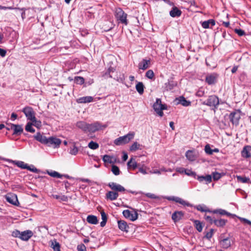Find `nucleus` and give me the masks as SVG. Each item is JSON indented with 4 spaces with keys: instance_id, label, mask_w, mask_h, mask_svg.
Returning a JSON list of instances; mask_svg holds the SVG:
<instances>
[{
    "instance_id": "obj_1",
    "label": "nucleus",
    "mask_w": 251,
    "mask_h": 251,
    "mask_svg": "<svg viewBox=\"0 0 251 251\" xmlns=\"http://www.w3.org/2000/svg\"><path fill=\"white\" fill-rule=\"evenodd\" d=\"M35 140L41 143L47 145L49 147L56 148L59 147L61 143L60 139L54 137H50L47 138L43 134H41L40 132H38L34 136Z\"/></svg>"
},
{
    "instance_id": "obj_2",
    "label": "nucleus",
    "mask_w": 251,
    "mask_h": 251,
    "mask_svg": "<svg viewBox=\"0 0 251 251\" xmlns=\"http://www.w3.org/2000/svg\"><path fill=\"white\" fill-rule=\"evenodd\" d=\"M114 16L118 24H122L125 25H128L127 14L121 8L118 7L115 9Z\"/></svg>"
},
{
    "instance_id": "obj_3",
    "label": "nucleus",
    "mask_w": 251,
    "mask_h": 251,
    "mask_svg": "<svg viewBox=\"0 0 251 251\" xmlns=\"http://www.w3.org/2000/svg\"><path fill=\"white\" fill-rule=\"evenodd\" d=\"M201 103L203 105L210 107L211 109L215 111V109L218 108L219 105V99L216 95H210L206 100L202 101Z\"/></svg>"
},
{
    "instance_id": "obj_4",
    "label": "nucleus",
    "mask_w": 251,
    "mask_h": 251,
    "mask_svg": "<svg viewBox=\"0 0 251 251\" xmlns=\"http://www.w3.org/2000/svg\"><path fill=\"white\" fill-rule=\"evenodd\" d=\"M135 136L134 132H129L127 134L120 136L114 141V143L116 146H122L128 143L132 140Z\"/></svg>"
},
{
    "instance_id": "obj_5",
    "label": "nucleus",
    "mask_w": 251,
    "mask_h": 251,
    "mask_svg": "<svg viewBox=\"0 0 251 251\" xmlns=\"http://www.w3.org/2000/svg\"><path fill=\"white\" fill-rule=\"evenodd\" d=\"M153 108L156 113L161 117H163L164 113L163 112V110L167 109V106L165 104H162L161 100L159 98H157L156 100V101L153 105Z\"/></svg>"
},
{
    "instance_id": "obj_6",
    "label": "nucleus",
    "mask_w": 251,
    "mask_h": 251,
    "mask_svg": "<svg viewBox=\"0 0 251 251\" xmlns=\"http://www.w3.org/2000/svg\"><path fill=\"white\" fill-rule=\"evenodd\" d=\"M76 126L85 132L93 133L94 132V125L93 124H87L83 121H79L76 123Z\"/></svg>"
},
{
    "instance_id": "obj_7",
    "label": "nucleus",
    "mask_w": 251,
    "mask_h": 251,
    "mask_svg": "<svg viewBox=\"0 0 251 251\" xmlns=\"http://www.w3.org/2000/svg\"><path fill=\"white\" fill-rule=\"evenodd\" d=\"M22 111L25 114L28 120H35V112L31 107L25 106L22 109Z\"/></svg>"
},
{
    "instance_id": "obj_8",
    "label": "nucleus",
    "mask_w": 251,
    "mask_h": 251,
    "mask_svg": "<svg viewBox=\"0 0 251 251\" xmlns=\"http://www.w3.org/2000/svg\"><path fill=\"white\" fill-rule=\"evenodd\" d=\"M123 214L126 218L129 219L131 221L137 220L138 216L137 211H131L128 209L124 210Z\"/></svg>"
},
{
    "instance_id": "obj_9",
    "label": "nucleus",
    "mask_w": 251,
    "mask_h": 251,
    "mask_svg": "<svg viewBox=\"0 0 251 251\" xmlns=\"http://www.w3.org/2000/svg\"><path fill=\"white\" fill-rule=\"evenodd\" d=\"M170 5H173L172 10L170 11V15L173 18L179 17L181 16L182 12L177 7L174 5V3L169 0H165Z\"/></svg>"
},
{
    "instance_id": "obj_10",
    "label": "nucleus",
    "mask_w": 251,
    "mask_h": 251,
    "mask_svg": "<svg viewBox=\"0 0 251 251\" xmlns=\"http://www.w3.org/2000/svg\"><path fill=\"white\" fill-rule=\"evenodd\" d=\"M218 76L219 75L215 73L209 74L205 77V82L208 85L214 84L217 82Z\"/></svg>"
},
{
    "instance_id": "obj_11",
    "label": "nucleus",
    "mask_w": 251,
    "mask_h": 251,
    "mask_svg": "<svg viewBox=\"0 0 251 251\" xmlns=\"http://www.w3.org/2000/svg\"><path fill=\"white\" fill-rule=\"evenodd\" d=\"M240 118V115L237 112H232L229 115L230 121L235 126H238Z\"/></svg>"
},
{
    "instance_id": "obj_12",
    "label": "nucleus",
    "mask_w": 251,
    "mask_h": 251,
    "mask_svg": "<svg viewBox=\"0 0 251 251\" xmlns=\"http://www.w3.org/2000/svg\"><path fill=\"white\" fill-rule=\"evenodd\" d=\"M177 82L174 81L173 78H171L168 80V82L164 84L163 86L164 91H169L173 90L177 86Z\"/></svg>"
},
{
    "instance_id": "obj_13",
    "label": "nucleus",
    "mask_w": 251,
    "mask_h": 251,
    "mask_svg": "<svg viewBox=\"0 0 251 251\" xmlns=\"http://www.w3.org/2000/svg\"><path fill=\"white\" fill-rule=\"evenodd\" d=\"M108 186L115 192H122L126 191L125 188L121 185L115 182H111L108 184Z\"/></svg>"
},
{
    "instance_id": "obj_14",
    "label": "nucleus",
    "mask_w": 251,
    "mask_h": 251,
    "mask_svg": "<svg viewBox=\"0 0 251 251\" xmlns=\"http://www.w3.org/2000/svg\"><path fill=\"white\" fill-rule=\"evenodd\" d=\"M165 198L169 201H175L176 202L179 203L183 205L189 206L190 205L188 202H186L181 198L177 197H166Z\"/></svg>"
},
{
    "instance_id": "obj_15",
    "label": "nucleus",
    "mask_w": 251,
    "mask_h": 251,
    "mask_svg": "<svg viewBox=\"0 0 251 251\" xmlns=\"http://www.w3.org/2000/svg\"><path fill=\"white\" fill-rule=\"evenodd\" d=\"M6 199L8 202L14 205H18L19 204L17 195L15 194H8L6 196Z\"/></svg>"
},
{
    "instance_id": "obj_16",
    "label": "nucleus",
    "mask_w": 251,
    "mask_h": 251,
    "mask_svg": "<svg viewBox=\"0 0 251 251\" xmlns=\"http://www.w3.org/2000/svg\"><path fill=\"white\" fill-rule=\"evenodd\" d=\"M114 25H115L111 21H106L101 25V28L103 31L107 32L113 28Z\"/></svg>"
},
{
    "instance_id": "obj_17",
    "label": "nucleus",
    "mask_w": 251,
    "mask_h": 251,
    "mask_svg": "<svg viewBox=\"0 0 251 251\" xmlns=\"http://www.w3.org/2000/svg\"><path fill=\"white\" fill-rule=\"evenodd\" d=\"M241 155L244 158H249L251 157V146H245L241 151Z\"/></svg>"
},
{
    "instance_id": "obj_18",
    "label": "nucleus",
    "mask_w": 251,
    "mask_h": 251,
    "mask_svg": "<svg viewBox=\"0 0 251 251\" xmlns=\"http://www.w3.org/2000/svg\"><path fill=\"white\" fill-rule=\"evenodd\" d=\"M201 25L203 28H211L212 26L215 25V21L213 19H209L201 22Z\"/></svg>"
},
{
    "instance_id": "obj_19",
    "label": "nucleus",
    "mask_w": 251,
    "mask_h": 251,
    "mask_svg": "<svg viewBox=\"0 0 251 251\" xmlns=\"http://www.w3.org/2000/svg\"><path fill=\"white\" fill-rule=\"evenodd\" d=\"M104 162L112 164L114 165L117 162V158L114 156H110L109 155H104L102 157Z\"/></svg>"
},
{
    "instance_id": "obj_20",
    "label": "nucleus",
    "mask_w": 251,
    "mask_h": 251,
    "mask_svg": "<svg viewBox=\"0 0 251 251\" xmlns=\"http://www.w3.org/2000/svg\"><path fill=\"white\" fill-rule=\"evenodd\" d=\"M119 197V194L117 192L110 191L106 193L105 198L107 200L114 201Z\"/></svg>"
},
{
    "instance_id": "obj_21",
    "label": "nucleus",
    "mask_w": 251,
    "mask_h": 251,
    "mask_svg": "<svg viewBox=\"0 0 251 251\" xmlns=\"http://www.w3.org/2000/svg\"><path fill=\"white\" fill-rule=\"evenodd\" d=\"M33 235V232L30 230L21 232V239L24 241L28 240Z\"/></svg>"
},
{
    "instance_id": "obj_22",
    "label": "nucleus",
    "mask_w": 251,
    "mask_h": 251,
    "mask_svg": "<svg viewBox=\"0 0 251 251\" xmlns=\"http://www.w3.org/2000/svg\"><path fill=\"white\" fill-rule=\"evenodd\" d=\"M184 216L182 211H176L172 215V219L175 222H177L181 220Z\"/></svg>"
},
{
    "instance_id": "obj_23",
    "label": "nucleus",
    "mask_w": 251,
    "mask_h": 251,
    "mask_svg": "<svg viewBox=\"0 0 251 251\" xmlns=\"http://www.w3.org/2000/svg\"><path fill=\"white\" fill-rule=\"evenodd\" d=\"M197 179L200 182H201L205 181L206 184H209L212 181V176L210 175H207L204 176H197Z\"/></svg>"
},
{
    "instance_id": "obj_24",
    "label": "nucleus",
    "mask_w": 251,
    "mask_h": 251,
    "mask_svg": "<svg viewBox=\"0 0 251 251\" xmlns=\"http://www.w3.org/2000/svg\"><path fill=\"white\" fill-rule=\"evenodd\" d=\"M221 247L224 249H227L231 246V241L229 238H226L220 241Z\"/></svg>"
},
{
    "instance_id": "obj_25",
    "label": "nucleus",
    "mask_w": 251,
    "mask_h": 251,
    "mask_svg": "<svg viewBox=\"0 0 251 251\" xmlns=\"http://www.w3.org/2000/svg\"><path fill=\"white\" fill-rule=\"evenodd\" d=\"M118 227L122 231L127 232L128 231L129 226L127 223L124 220H119L118 221Z\"/></svg>"
},
{
    "instance_id": "obj_26",
    "label": "nucleus",
    "mask_w": 251,
    "mask_h": 251,
    "mask_svg": "<svg viewBox=\"0 0 251 251\" xmlns=\"http://www.w3.org/2000/svg\"><path fill=\"white\" fill-rule=\"evenodd\" d=\"M13 135H20L24 131L22 125H15L13 126Z\"/></svg>"
},
{
    "instance_id": "obj_27",
    "label": "nucleus",
    "mask_w": 251,
    "mask_h": 251,
    "mask_svg": "<svg viewBox=\"0 0 251 251\" xmlns=\"http://www.w3.org/2000/svg\"><path fill=\"white\" fill-rule=\"evenodd\" d=\"M93 97L91 96H86L78 98L76 101L79 103H85L93 101Z\"/></svg>"
},
{
    "instance_id": "obj_28",
    "label": "nucleus",
    "mask_w": 251,
    "mask_h": 251,
    "mask_svg": "<svg viewBox=\"0 0 251 251\" xmlns=\"http://www.w3.org/2000/svg\"><path fill=\"white\" fill-rule=\"evenodd\" d=\"M185 156L190 161H195L197 156L193 151L188 150L185 153Z\"/></svg>"
},
{
    "instance_id": "obj_29",
    "label": "nucleus",
    "mask_w": 251,
    "mask_h": 251,
    "mask_svg": "<svg viewBox=\"0 0 251 251\" xmlns=\"http://www.w3.org/2000/svg\"><path fill=\"white\" fill-rule=\"evenodd\" d=\"M213 213L214 214H219L221 215H226L227 216H235V215L231 214L228 212L226 210L223 209H217L213 211Z\"/></svg>"
},
{
    "instance_id": "obj_30",
    "label": "nucleus",
    "mask_w": 251,
    "mask_h": 251,
    "mask_svg": "<svg viewBox=\"0 0 251 251\" xmlns=\"http://www.w3.org/2000/svg\"><path fill=\"white\" fill-rule=\"evenodd\" d=\"M127 165L128 168L132 169L133 170H135L138 167L140 166V165H138L135 160L132 158H130L128 161Z\"/></svg>"
},
{
    "instance_id": "obj_31",
    "label": "nucleus",
    "mask_w": 251,
    "mask_h": 251,
    "mask_svg": "<svg viewBox=\"0 0 251 251\" xmlns=\"http://www.w3.org/2000/svg\"><path fill=\"white\" fill-rule=\"evenodd\" d=\"M50 242L51 243L50 247L52 248L54 251H61L60 245L56 239L51 240Z\"/></svg>"
},
{
    "instance_id": "obj_32",
    "label": "nucleus",
    "mask_w": 251,
    "mask_h": 251,
    "mask_svg": "<svg viewBox=\"0 0 251 251\" xmlns=\"http://www.w3.org/2000/svg\"><path fill=\"white\" fill-rule=\"evenodd\" d=\"M12 162L18 167L23 169H30V166L22 161H12Z\"/></svg>"
},
{
    "instance_id": "obj_33",
    "label": "nucleus",
    "mask_w": 251,
    "mask_h": 251,
    "mask_svg": "<svg viewBox=\"0 0 251 251\" xmlns=\"http://www.w3.org/2000/svg\"><path fill=\"white\" fill-rule=\"evenodd\" d=\"M227 222V220L220 219H214V224L217 227H223L224 226L226 223Z\"/></svg>"
},
{
    "instance_id": "obj_34",
    "label": "nucleus",
    "mask_w": 251,
    "mask_h": 251,
    "mask_svg": "<svg viewBox=\"0 0 251 251\" xmlns=\"http://www.w3.org/2000/svg\"><path fill=\"white\" fill-rule=\"evenodd\" d=\"M150 63V60L143 59L139 64V68L145 70L149 68V64Z\"/></svg>"
},
{
    "instance_id": "obj_35",
    "label": "nucleus",
    "mask_w": 251,
    "mask_h": 251,
    "mask_svg": "<svg viewBox=\"0 0 251 251\" xmlns=\"http://www.w3.org/2000/svg\"><path fill=\"white\" fill-rule=\"evenodd\" d=\"M178 103L181 104L183 106H188L190 105L191 102L190 101H188L186 100V99L183 97H180L178 99Z\"/></svg>"
},
{
    "instance_id": "obj_36",
    "label": "nucleus",
    "mask_w": 251,
    "mask_h": 251,
    "mask_svg": "<svg viewBox=\"0 0 251 251\" xmlns=\"http://www.w3.org/2000/svg\"><path fill=\"white\" fill-rule=\"evenodd\" d=\"M236 178L238 182H240L242 183H251V181L249 177H247L246 176H237Z\"/></svg>"
},
{
    "instance_id": "obj_37",
    "label": "nucleus",
    "mask_w": 251,
    "mask_h": 251,
    "mask_svg": "<svg viewBox=\"0 0 251 251\" xmlns=\"http://www.w3.org/2000/svg\"><path fill=\"white\" fill-rule=\"evenodd\" d=\"M135 88L139 94H143L144 93V86L142 82H138L136 85Z\"/></svg>"
},
{
    "instance_id": "obj_38",
    "label": "nucleus",
    "mask_w": 251,
    "mask_h": 251,
    "mask_svg": "<svg viewBox=\"0 0 251 251\" xmlns=\"http://www.w3.org/2000/svg\"><path fill=\"white\" fill-rule=\"evenodd\" d=\"M142 145L138 143L137 142H134L129 148L130 151H135L138 150H141Z\"/></svg>"
},
{
    "instance_id": "obj_39",
    "label": "nucleus",
    "mask_w": 251,
    "mask_h": 251,
    "mask_svg": "<svg viewBox=\"0 0 251 251\" xmlns=\"http://www.w3.org/2000/svg\"><path fill=\"white\" fill-rule=\"evenodd\" d=\"M100 214L102 219V221L100 223V226L101 227H103L105 226L107 220V215L103 211L100 212Z\"/></svg>"
},
{
    "instance_id": "obj_40",
    "label": "nucleus",
    "mask_w": 251,
    "mask_h": 251,
    "mask_svg": "<svg viewBox=\"0 0 251 251\" xmlns=\"http://www.w3.org/2000/svg\"><path fill=\"white\" fill-rule=\"evenodd\" d=\"M194 223L197 230L199 232H201L203 228L201 223L199 220H194Z\"/></svg>"
},
{
    "instance_id": "obj_41",
    "label": "nucleus",
    "mask_w": 251,
    "mask_h": 251,
    "mask_svg": "<svg viewBox=\"0 0 251 251\" xmlns=\"http://www.w3.org/2000/svg\"><path fill=\"white\" fill-rule=\"evenodd\" d=\"M47 174L50 175V176L53 177H56V178H61L63 176L60 174L59 173L54 171H47Z\"/></svg>"
},
{
    "instance_id": "obj_42",
    "label": "nucleus",
    "mask_w": 251,
    "mask_h": 251,
    "mask_svg": "<svg viewBox=\"0 0 251 251\" xmlns=\"http://www.w3.org/2000/svg\"><path fill=\"white\" fill-rule=\"evenodd\" d=\"M106 127V125H101L99 122H95V131L99 130H103Z\"/></svg>"
},
{
    "instance_id": "obj_43",
    "label": "nucleus",
    "mask_w": 251,
    "mask_h": 251,
    "mask_svg": "<svg viewBox=\"0 0 251 251\" xmlns=\"http://www.w3.org/2000/svg\"><path fill=\"white\" fill-rule=\"evenodd\" d=\"M52 197L53 198H55L57 200H59L60 201H68V197L65 195H52Z\"/></svg>"
},
{
    "instance_id": "obj_44",
    "label": "nucleus",
    "mask_w": 251,
    "mask_h": 251,
    "mask_svg": "<svg viewBox=\"0 0 251 251\" xmlns=\"http://www.w3.org/2000/svg\"><path fill=\"white\" fill-rule=\"evenodd\" d=\"M32 123H27L25 127V129L27 132H29L31 133L35 132V129L32 127Z\"/></svg>"
},
{
    "instance_id": "obj_45",
    "label": "nucleus",
    "mask_w": 251,
    "mask_h": 251,
    "mask_svg": "<svg viewBox=\"0 0 251 251\" xmlns=\"http://www.w3.org/2000/svg\"><path fill=\"white\" fill-rule=\"evenodd\" d=\"M111 171L115 176H118L120 174V171L119 167L114 164L112 165Z\"/></svg>"
},
{
    "instance_id": "obj_46",
    "label": "nucleus",
    "mask_w": 251,
    "mask_h": 251,
    "mask_svg": "<svg viewBox=\"0 0 251 251\" xmlns=\"http://www.w3.org/2000/svg\"><path fill=\"white\" fill-rule=\"evenodd\" d=\"M211 176L213 177L214 180H215V181L218 180L222 176V175L221 174L217 172H213L212 173Z\"/></svg>"
},
{
    "instance_id": "obj_47",
    "label": "nucleus",
    "mask_w": 251,
    "mask_h": 251,
    "mask_svg": "<svg viewBox=\"0 0 251 251\" xmlns=\"http://www.w3.org/2000/svg\"><path fill=\"white\" fill-rule=\"evenodd\" d=\"M75 81L76 84H82L84 82V79L81 76H75Z\"/></svg>"
},
{
    "instance_id": "obj_48",
    "label": "nucleus",
    "mask_w": 251,
    "mask_h": 251,
    "mask_svg": "<svg viewBox=\"0 0 251 251\" xmlns=\"http://www.w3.org/2000/svg\"><path fill=\"white\" fill-rule=\"evenodd\" d=\"M204 151L206 154L211 155L213 154L212 149H211L210 145L207 144L204 147Z\"/></svg>"
},
{
    "instance_id": "obj_49",
    "label": "nucleus",
    "mask_w": 251,
    "mask_h": 251,
    "mask_svg": "<svg viewBox=\"0 0 251 251\" xmlns=\"http://www.w3.org/2000/svg\"><path fill=\"white\" fill-rule=\"evenodd\" d=\"M145 76L149 79H152L154 77V74L152 70H149L146 73Z\"/></svg>"
},
{
    "instance_id": "obj_50",
    "label": "nucleus",
    "mask_w": 251,
    "mask_h": 251,
    "mask_svg": "<svg viewBox=\"0 0 251 251\" xmlns=\"http://www.w3.org/2000/svg\"><path fill=\"white\" fill-rule=\"evenodd\" d=\"M213 233L214 229L211 228L210 229V231L209 232L206 233L204 237L209 240L213 236Z\"/></svg>"
},
{
    "instance_id": "obj_51",
    "label": "nucleus",
    "mask_w": 251,
    "mask_h": 251,
    "mask_svg": "<svg viewBox=\"0 0 251 251\" xmlns=\"http://www.w3.org/2000/svg\"><path fill=\"white\" fill-rule=\"evenodd\" d=\"M30 121L32 122V125L37 127H40L41 126V122L40 121H37L36 117L34 120H31Z\"/></svg>"
},
{
    "instance_id": "obj_52",
    "label": "nucleus",
    "mask_w": 251,
    "mask_h": 251,
    "mask_svg": "<svg viewBox=\"0 0 251 251\" xmlns=\"http://www.w3.org/2000/svg\"><path fill=\"white\" fill-rule=\"evenodd\" d=\"M205 93V91L202 88H200L196 92V95L199 97H202L204 96Z\"/></svg>"
},
{
    "instance_id": "obj_53",
    "label": "nucleus",
    "mask_w": 251,
    "mask_h": 251,
    "mask_svg": "<svg viewBox=\"0 0 251 251\" xmlns=\"http://www.w3.org/2000/svg\"><path fill=\"white\" fill-rule=\"evenodd\" d=\"M234 32L240 36H242L245 35V32L243 30H242V29H240V28H239V29L235 28L234 29Z\"/></svg>"
},
{
    "instance_id": "obj_54",
    "label": "nucleus",
    "mask_w": 251,
    "mask_h": 251,
    "mask_svg": "<svg viewBox=\"0 0 251 251\" xmlns=\"http://www.w3.org/2000/svg\"><path fill=\"white\" fill-rule=\"evenodd\" d=\"M77 152H78V149L75 146H73V147L70 149V154H71L72 155H76Z\"/></svg>"
},
{
    "instance_id": "obj_55",
    "label": "nucleus",
    "mask_w": 251,
    "mask_h": 251,
    "mask_svg": "<svg viewBox=\"0 0 251 251\" xmlns=\"http://www.w3.org/2000/svg\"><path fill=\"white\" fill-rule=\"evenodd\" d=\"M12 235L15 237H19L21 239V232L18 230H15L12 232Z\"/></svg>"
},
{
    "instance_id": "obj_56",
    "label": "nucleus",
    "mask_w": 251,
    "mask_h": 251,
    "mask_svg": "<svg viewBox=\"0 0 251 251\" xmlns=\"http://www.w3.org/2000/svg\"><path fill=\"white\" fill-rule=\"evenodd\" d=\"M185 174L188 176H194V177H196V173L194 172H193L192 171H191L190 170L186 169Z\"/></svg>"
},
{
    "instance_id": "obj_57",
    "label": "nucleus",
    "mask_w": 251,
    "mask_h": 251,
    "mask_svg": "<svg viewBox=\"0 0 251 251\" xmlns=\"http://www.w3.org/2000/svg\"><path fill=\"white\" fill-rule=\"evenodd\" d=\"M87 221L90 224H94V215H91L88 216Z\"/></svg>"
},
{
    "instance_id": "obj_58",
    "label": "nucleus",
    "mask_w": 251,
    "mask_h": 251,
    "mask_svg": "<svg viewBox=\"0 0 251 251\" xmlns=\"http://www.w3.org/2000/svg\"><path fill=\"white\" fill-rule=\"evenodd\" d=\"M77 250L78 251H85L86 250V247L84 244H81L77 246Z\"/></svg>"
},
{
    "instance_id": "obj_59",
    "label": "nucleus",
    "mask_w": 251,
    "mask_h": 251,
    "mask_svg": "<svg viewBox=\"0 0 251 251\" xmlns=\"http://www.w3.org/2000/svg\"><path fill=\"white\" fill-rule=\"evenodd\" d=\"M204 219H205V220L206 221L208 222L211 224L214 223V220H213V218L209 216L205 215Z\"/></svg>"
},
{
    "instance_id": "obj_60",
    "label": "nucleus",
    "mask_w": 251,
    "mask_h": 251,
    "mask_svg": "<svg viewBox=\"0 0 251 251\" xmlns=\"http://www.w3.org/2000/svg\"><path fill=\"white\" fill-rule=\"evenodd\" d=\"M196 208L198 210L200 211L201 212L207 211V210L205 209V207L200 204L197 205Z\"/></svg>"
},
{
    "instance_id": "obj_61",
    "label": "nucleus",
    "mask_w": 251,
    "mask_h": 251,
    "mask_svg": "<svg viewBox=\"0 0 251 251\" xmlns=\"http://www.w3.org/2000/svg\"><path fill=\"white\" fill-rule=\"evenodd\" d=\"M146 196L152 199H157L158 198V197L156 196L155 195L151 193H147L146 194Z\"/></svg>"
},
{
    "instance_id": "obj_62",
    "label": "nucleus",
    "mask_w": 251,
    "mask_h": 251,
    "mask_svg": "<svg viewBox=\"0 0 251 251\" xmlns=\"http://www.w3.org/2000/svg\"><path fill=\"white\" fill-rule=\"evenodd\" d=\"M240 220H241V221L245 223H246L251 226V221H250L248 219L244 218H240Z\"/></svg>"
},
{
    "instance_id": "obj_63",
    "label": "nucleus",
    "mask_w": 251,
    "mask_h": 251,
    "mask_svg": "<svg viewBox=\"0 0 251 251\" xmlns=\"http://www.w3.org/2000/svg\"><path fill=\"white\" fill-rule=\"evenodd\" d=\"M13 126H14V124H7V126H5V128L7 130H13Z\"/></svg>"
},
{
    "instance_id": "obj_64",
    "label": "nucleus",
    "mask_w": 251,
    "mask_h": 251,
    "mask_svg": "<svg viewBox=\"0 0 251 251\" xmlns=\"http://www.w3.org/2000/svg\"><path fill=\"white\" fill-rule=\"evenodd\" d=\"M6 51L5 50L2 49H0V55L1 57H4L6 55Z\"/></svg>"
}]
</instances>
